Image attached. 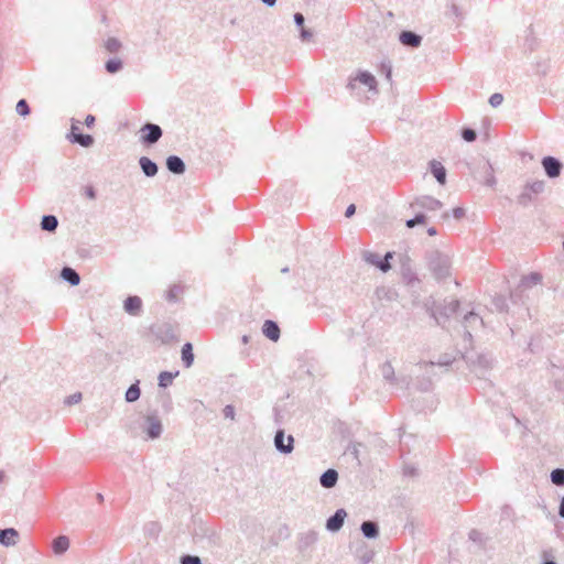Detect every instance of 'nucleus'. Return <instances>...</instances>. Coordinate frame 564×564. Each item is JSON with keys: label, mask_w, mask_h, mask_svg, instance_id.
<instances>
[{"label": "nucleus", "mask_w": 564, "mask_h": 564, "mask_svg": "<svg viewBox=\"0 0 564 564\" xmlns=\"http://www.w3.org/2000/svg\"><path fill=\"white\" fill-rule=\"evenodd\" d=\"M293 19H294V23L299 26V28H304V22H305V19H304V15L300 12H296L294 15H293Z\"/></svg>", "instance_id": "nucleus-51"}, {"label": "nucleus", "mask_w": 564, "mask_h": 564, "mask_svg": "<svg viewBox=\"0 0 564 564\" xmlns=\"http://www.w3.org/2000/svg\"><path fill=\"white\" fill-rule=\"evenodd\" d=\"M558 516L564 519V497L560 501Z\"/></svg>", "instance_id": "nucleus-60"}, {"label": "nucleus", "mask_w": 564, "mask_h": 564, "mask_svg": "<svg viewBox=\"0 0 564 564\" xmlns=\"http://www.w3.org/2000/svg\"><path fill=\"white\" fill-rule=\"evenodd\" d=\"M105 47L109 53H117L121 47V43L116 37H109L105 43Z\"/></svg>", "instance_id": "nucleus-41"}, {"label": "nucleus", "mask_w": 564, "mask_h": 564, "mask_svg": "<svg viewBox=\"0 0 564 564\" xmlns=\"http://www.w3.org/2000/svg\"><path fill=\"white\" fill-rule=\"evenodd\" d=\"M141 142L145 145H152L156 143L163 134L162 128L159 124L151 122H147L141 128Z\"/></svg>", "instance_id": "nucleus-6"}, {"label": "nucleus", "mask_w": 564, "mask_h": 564, "mask_svg": "<svg viewBox=\"0 0 564 564\" xmlns=\"http://www.w3.org/2000/svg\"><path fill=\"white\" fill-rule=\"evenodd\" d=\"M139 165L147 177H154L159 172L158 164L148 156H141Z\"/></svg>", "instance_id": "nucleus-21"}, {"label": "nucleus", "mask_w": 564, "mask_h": 564, "mask_svg": "<svg viewBox=\"0 0 564 564\" xmlns=\"http://www.w3.org/2000/svg\"><path fill=\"white\" fill-rule=\"evenodd\" d=\"M452 215L456 219H460L465 216V209L463 207H455L452 210Z\"/></svg>", "instance_id": "nucleus-53"}, {"label": "nucleus", "mask_w": 564, "mask_h": 564, "mask_svg": "<svg viewBox=\"0 0 564 564\" xmlns=\"http://www.w3.org/2000/svg\"><path fill=\"white\" fill-rule=\"evenodd\" d=\"M178 372H175V373H172L170 371H162L160 375H159V387L161 388H167L169 386L172 384L173 382V379L175 378V376H177Z\"/></svg>", "instance_id": "nucleus-34"}, {"label": "nucleus", "mask_w": 564, "mask_h": 564, "mask_svg": "<svg viewBox=\"0 0 564 564\" xmlns=\"http://www.w3.org/2000/svg\"><path fill=\"white\" fill-rule=\"evenodd\" d=\"M429 270L436 280H445L451 275L452 261L448 254L437 250H429L425 253Z\"/></svg>", "instance_id": "nucleus-1"}, {"label": "nucleus", "mask_w": 564, "mask_h": 564, "mask_svg": "<svg viewBox=\"0 0 564 564\" xmlns=\"http://www.w3.org/2000/svg\"><path fill=\"white\" fill-rule=\"evenodd\" d=\"M545 183L544 181H533L527 183L523 187L522 193L518 196V204L527 207L532 202H534V196L541 194L544 191Z\"/></svg>", "instance_id": "nucleus-2"}, {"label": "nucleus", "mask_w": 564, "mask_h": 564, "mask_svg": "<svg viewBox=\"0 0 564 564\" xmlns=\"http://www.w3.org/2000/svg\"><path fill=\"white\" fill-rule=\"evenodd\" d=\"M551 481L555 486H564V469L555 468L551 471Z\"/></svg>", "instance_id": "nucleus-37"}, {"label": "nucleus", "mask_w": 564, "mask_h": 564, "mask_svg": "<svg viewBox=\"0 0 564 564\" xmlns=\"http://www.w3.org/2000/svg\"><path fill=\"white\" fill-rule=\"evenodd\" d=\"M346 517L347 512L345 509H337L335 513L326 520V530L329 532L339 531L344 525Z\"/></svg>", "instance_id": "nucleus-12"}, {"label": "nucleus", "mask_w": 564, "mask_h": 564, "mask_svg": "<svg viewBox=\"0 0 564 564\" xmlns=\"http://www.w3.org/2000/svg\"><path fill=\"white\" fill-rule=\"evenodd\" d=\"M543 564H556L553 560H545Z\"/></svg>", "instance_id": "nucleus-64"}, {"label": "nucleus", "mask_w": 564, "mask_h": 564, "mask_svg": "<svg viewBox=\"0 0 564 564\" xmlns=\"http://www.w3.org/2000/svg\"><path fill=\"white\" fill-rule=\"evenodd\" d=\"M425 221V214L422 212H417L413 218L406 220L405 226L408 228H414L416 225L424 224Z\"/></svg>", "instance_id": "nucleus-39"}, {"label": "nucleus", "mask_w": 564, "mask_h": 564, "mask_svg": "<svg viewBox=\"0 0 564 564\" xmlns=\"http://www.w3.org/2000/svg\"><path fill=\"white\" fill-rule=\"evenodd\" d=\"M86 194L91 199L96 198V192H95V189L93 187H88L87 191H86Z\"/></svg>", "instance_id": "nucleus-61"}, {"label": "nucleus", "mask_w": 564, "mask_h": 564, "mask_svg": "<svg viewBox=\"0 0 564 564\" xmlns=\"http://www.w3.org/2000/svg\"><path fill=\"white\" fill-rule=\"evenodd\" d=\"M372 557H373V553L372 552H368V553L364 554L362 557H361L362 564L369 563L372 560Z\"/></svg>", "instance_id": "nucleus-57"}, {"label": "nucleus", "mask_w": 564, "mask_h": 564, "mask_svg": "<svg viewBox=\"0 0 564 564\" xmlns=\"http://www.w3.org/2000/svg\"><path fill=\"white\" fill-rule=\"evenodd\" d=\"M427 234H429V236H436L437 235V230H436L435 227H430L427 229Z\"/></svg>", "instance_id": "nucleus-62"}, {"label": "nucleus", "mask_w": 564, "mask_h": 564, "mask_svg": "<svg viewBox=\"0 0 564 564\" xmlns=\"http://www.w3.org/2000/svg\"><path fill=\"white\" fill-rule=\"evenodd\" d=\"M139 383L140 381L137 380L134 383H132L128 390L126 391V401L128 403H132V402H135L140 395H141V390H140V387H139Z\"/></svg>", "instance_id": "nucleus-32"}, {"label": "nucleus", "mask_w": 564, "mask_h": 564, "mask_svg": "<svg viewBox=\"0 0 564 564\" xmlns=\"http://www.w3.org/2000/svg\"><path fill=\"white\" fill-rule=\"evenodd\" d=\"M381 72L386 75V78L388 80L391 79V74H392V68H391V65L388 63H382L381 64Z\"/></svg>", "instance_id": "nucleus-50"}, {"label": "nucleus", "mask_w": 564, "mask_h": 564, "mask_svg": "<svg viewBox=\"0 0 564 564\" xmlns=\"http://www.w3.org/2000/svg\"><path fill=\"white\" fill-rule=\"evenodd\" d=\"M144 432L151 440L159 438L162 434L163 426L156 414H150L145 417Z\"/></svg>", "instance_id": "nucleus-10"}, {"label": "nucleus", "mask_w": 564, "mask_h": 564, "mask_svg": "<svg viewBox=\"0 0 564 564\" xmlns=\"http://www.w3.org/2000/svg\"><path fill=\"white\" fill-rule=\"evenodd\" d=\"M95 121H96V118L95 116L93 115H88L86 118H85V124L90 128L95 124Z\"/></svg>", "instance_id": "nucleus-56"}, {"label": "nucleus", "mask_w": 564, "mask_h": 564, "mask_svg": "<svg viewBox=\"0 0 564 564\" xmlns=\"http://www.w3.org/2000/svg\"><path fill=\"white\" fill-rule=\"evenodd\" d=\"M166 169L176 175H181L186 171L184 161L177 155H170L166 159Z\"/></svg>", "instance_id": "nucleus-18"}, {"label": "nucleus", "mask_w": 564, "mask_h": 564, "mask_svg": "<svg viewBox=\"0 0 564 564\" xmlns=\"http://www.w3.org/2000/svg\"><path fill=\"white\" fill-rule=\"evenodd\" d=\"M181 564H202V561L196 555H183L181 557Z\"/></svg>", "instance_id": "nucleus-46"}, {"label": "nucleus", "mask_w": 564, "mask_h": 564, "mask_svg": "<svg viewBox=\"0 0 564 564\" xmlns=\"http://www.w3.org/2000/svg\"><path fill=\"white\" fill-rule=\"evenodd\" d=\"M241 340H242L243 344H248L249 343V336L248 335H243Z\"/></svg>", "instance_id": "nucleus-63"}, {"label": "nucleus", "mask_w": 564, "mask_h": 564, "mask_svg": "<svg viewBox=\"0 0 564 564\" xmlns=\"http://www.w3.org/2000/svg\"><path fill=\"white\" fill-rule=\"evenodd\" d=\"M318 540V532L315 530H308L301 533L299 538V549L304 551L314 545Z\"/></svg>", "instance_id": "nucleus-19"}, {"label": "nucleus", "mask_w": 564, "mask_h": 564, "mask_svg": "<svg viewBox=\"0 0 564 564\" xmlns=\"http://www.w3.org/2000/svg\"><path fill=\"white\" fill-rule=\"evenodd\" d=\"M262 333L265 337L273 341H276L280 338V327L274 321L271 319H267L263 323Z\"/></svg>", "instance_id": "nucleus-23"}, {"label": "nucleus", "mask_w": 564, "mask_h": 564, "mask_svg": "<svg viewBox=\"0 0 564 564\" xmlns=\"http://www.w3.org/2000/svg\"><path fill=\"white\" fill-rule=\"evenodd\" d=\"M126 313L131 316H139L142 313V300L138 295H129L123 302Z\"/></svg>", "instance_id": "nucleus-15"}, {"label": "nucleus", "mask_w": 564, "mask_h": 564, "mask_svg": "<svg viewBox=\"0 0 564 564\" xmlns=\"http://www.w3.org/2000/svg\"><path fill=\"white\" fill-rule=\"evenodd\" d=\"M161 530V525L156 521H150L144 525V534L153 539L159 536Z\"/></svg>", "instance_id": "nucleus-33"}, {"label": "nucleus", "mask_w": 564, "mask_h": 564, "mask_svg": "<svg viewBox=\"0 0 564 564\" xmlns=\"http://www.w3.org/2000/svg\"><path fill=\"white\" fill-rule=\"evenodd\" d=\"M381 375L386 381H388L391 384L398 383V378L394 373V368L392 367L391 362L386 361L381 365Z\"/></svg>", "instance_id": "nucleus-30"}, {"label": "nucleus", "mask_w": 564, "mask_h": 564, "mask_svg": "<svg viewBox=\"0 0 564 564\" xmlns=\"http://www.w3.org/2000/svg\"><path fill=\"white\" fill-rule=\"evenodd\" d=\"M74 130H79L78 126H76L75 122H73L70 132L67 135L69 142L77 143L83 148H90L94 144L95 140L93 135L84 133H74Z\"/></svg>", "instance_id": "nucleus-13"}, {"label": "nucleus", "mask_w": 564, "mask_h": 564, "mask_svg": "<svg viewBox=\"0 0 564 564\" xmlns=\"http://www.w3.org/2000/svg\"><path fill=\"white\" fill-rule=\"evenodd\" d=\"M82 400V393L80 392H76V393H73L70 395H68L66 399H65V404L67 405H73V404H76L78 402H80Z\"/></svg>", "instance_id": "nucleus-48"}, {"label": "nucleus", "mask_w": 564, "mask_h": 564, "mask_svg": "<svg viewBox=\"0 0 564 564\" xmlns=\"http://www.w3.org/2000/svg\"><path fill=\"white\" fill-rule=\"evenodd\" d=\"M400 269L402 279L408 285H412L419 281V278L412 267V260L408 254H403L400 258Z\"/></svg>", "instance_id": "nucleus-9"}, {"label": "nucleus", "mask_w": 564, "mask_h": 564, "mask_svg": "<svg viewBox=\"0 0 564 564\" xmlns=\"http://www.w3.org/2000/svg\"><path fill=\"white\" fill-rule=\"evenodd\" d=\"M338 481V473L336 469L329 468L325 470L319 477V484L323 488L330 489L336 486Z\"/></svg>", "instance_id": "nucleus-22"}, {"label": "nucleus", "mask_w": 564, "mask_h": 564, "mask_svg": "<svg viewBox=\"0 0 564 564\" xmlns=\"http://www.w3.org/2000/svg\"><path fill=\"white\" fill-rule=\"evenodd\" d=\"M460 135L466 142H474L477 139L476 131L469 127H464L460 131Z\"/></svg>", "instance_id": "nucleus-42"}, {"label": "nucleus", "mask_w": 564, "mask_h": 564, "mask_svg": "<svg viewBox=\"0 0 564 564\" xmlns=\"http://www.w3.org/2000/svg\"><path fill=\"white\" fill-rule=\"evenodd\" d=\"M443 206L442 202L427 195H423L416 197L411 204L410 208L415 209H425L430 212L438 210Z\"/></svg>", "instance_id": "nucleus-7"}, {"label": "nucleus", "mask_w": 564, "mask_h": 564, "mask_svg": "<svg viewBox=\"0 0 564 564\" xmlns=\"http://www.w3.org/2000/svg\"><path fill=\"white\" fill-rule=\"evenodd\" d=\"M485 185L489 187H494L497 183L496 177L494 175V169L491 164L487 161L485 164Z\"/></svg>", "instance_id": "nucleus-36"}, {"label": "nucleus", "mask_w": 564, "mask_h": 564, "mask_svg": "<svg viewBox=\"0 0 564 564\" xmlns=\"http://www.w3.org/2000/svg\"><path fill=\"white\" fill-rule=\"evenodd\" d=\"M542 275L538 272H531L528 275L522 276L518 289L527 290L533 285L541 283Z\"/></svg>", "instance_id": "nucleus-27"}, {"label": "nucleus", "mask_w": 564, "mask_h": 564, "mask_svg": "<svg viewBox=\"0 0 564 564\" xmlns=\"http://www.w3.org/2000/svg\"><path fill=\"white\" fill-rule=\"evenodd\" d=\"M300 36H301L302 41H310L313 36V33H312V31H310L305 28H302L301 32H300Z\"/></svg>", "instance_id": "nucleus-52"}, {"label": "nucleus", "mask_w": 564, "mask_h": 564, "mask_svg": "<svg viewBox=\"0 0 564 564\" xmlns=\"http://www.w3.org/2000/svg\"><path fill=\"white\" fill-rule=\"evenodd\" d=\"M356 80L361 83L362 85L367 86L369 90L377 91V80L376 77L369 73V72H360L358 76L356 77Z\"/></svg>", "instance_id": "nucleus-28"}, {"label": "nucleus", "mask_w": 564, "mask_h": 564, "mask_svg": "<svg viewBox=\"0 0 564 564\" xmlns=\"http://www.w3.org/2000/svg\"><path fill=\"white\" fill-rule=\"evenodd\" d=\"M223 414L226 419H230V420H235V415H236V412H235V408L234 405L231 404H227L224 409H223Z\"/></svg>", "instance_id": "nucleus-49"}, {"label": "nucleus", "mask_w": 564, "mask_h": 564, "mask_svg": "<svg viewBox=\"0 0 564 564\" xmlns=\"http://www.w3.org/2000/svg\"><path fill=\"white\" fill-rule=\"evenodd\" d=\"M69 545L70 541L67 535H58L52 541L53 553L57 556H61L67 552Z\"/></svg>", "instance_id": "nucleus-20"}, {"label": "nucleus", "mask_w": 564, "mask_h": 564, "mask_svg": "<svg viewBox=\"0 0 564 564\" xmlns=\"http://www.w3.org/2000/svg\"><path fill=\"white\" fill-rule=\"evenodd\" d=\"M360 530L367 539H376L379 536V525L376 521H364L360 525Z\"/></svg>", "instance_id": "nucleus-24"}, {"label": "nucleus", "mask_w": 564, "mask_h": 564, "mask_svg": "<svg viewBox=\"0 0 564 564\" xmlns=\"http://www.w3.org/2000/svg\"><path fill=\"white\" fill-rule=\"evenodd\" d=\"M274 446L282 454H291L294 448V437L285 436L284 430H278L274 435Z\"/></svg>", "instance_id": "nucleus-8"}, {"label": "nucleus", "mask_w": 564, "mask_h": 564, "mask_svg": "<svg viewBox=\"0 0 564 564\" xmlns=\"http://www.w3.org/2000/svg\"><path fill=\"white\" fill-rule=\"evenodd\" d=\"M422 36L412 31H402L399 34V41L403 46L417 48L422 43Z\"/></svg>", "instance_id": "nucleus-16"}, {"label": "nucleus", "mask_w": 564, "mask_h": 564, "mask_svg": "<svg viewBox=\"0 0 564 564\" xmlns=\"http://www.w3.org/2000/svg\"><path fill=\"white\" fill-rule=\"evenodd\" d=\"M458 300L444 301L443 304L437 305L435 308L431 310V317H433L437 325H441V318H449L454 314L457 313L459 308Z\"/></svg>", "instance_id": "nucleus-3"}, {"label": "nucleus", "mask_w": 564, "mask_h": 564, "mask_svg": "<svg viewBox=\"0 0 564 564\" xmlns=\"http://www.w3.org/2000/svg\"><path fill=\"white\" fill-rule=\"evenodd\" d=\"M469 539L474 542L481 541V533L478 530L473 529L469 532Z\"/></svg>", "instance_id": "nucleus-54"}, {"label": "nucleus", "mask_w": 564, "mask_h": 564, "mask_svg": "<svg viewBox=\"0 0 564 564\" xmlns=\"http://www.w3.org/2000/svg\"><path fill=\"white\" fill-rule=\"evenodd\" d=\"M58 226V219L54 215H44L41 220V228L44 231L53 232Z\"/></svg>", "instance_id": "nucleus-31"}, {"label": "nucleus", "mask_w": 564, "mask_h": 564, "mask_svg": "<svg viewBox=\"0 0 564 564\" xmlns=\"http://www.w3.org/2000/svg\"><path fill=\"white\" fill-rule=\"evenodd\" d=\"M463 358L471 368L489 369L492 365V357L487 352L466 351Z\"/></svg>", "instance_id": "nucleus-4"}, {"label": "nucleus", "mask_w": 564, "mask_h": 564, "mask_svg": "<svg viewBox=\"0 0 564 564\" xmlns=\"http://www.w3.org/2000/svg\"><path fill=\"white\" fill-rule=\"evenodd\" d=\"M503 101V96L499 93H495L489 98V104L491 107L496 108L500 106Z\"/></svg>", "instance_id": "nucleus-47"}, {"label": "nucleus", "mask_w": 564, "mask_h": 564, "mask_svg": "<svg viewBox=\"0 0 564 564\" xmlns=\"http://www.w3.org/2000/svg\"><path fill=\"white\" fill-rule=\"evenodd\" d=\"M446 15H454L457 22H460L465 17L463 10L455 2H452L448 6Z\"/></svg>", "instance_id": "nucleus-38"}, {"label": "nucleus", "mask_w": 564, "mask_h": 564, "mask_svg": "<svg viewBox=\"0 0 564 564\" xmlns=\"http://www.w3.org/2000/svg\"><path fill=\"white\" fill-rule=\"evenodd\" d=\"M183 291L182 286L180 285H172L167 293H166V299L171 302H174L177 300V296L178 294Z\"/></svg>", "instance_id": "nucleus-45"}, {"label": "nucleus", "mask_w": 564, "mask_h": 564, "mask_svg": "<svg viewBox=\"0 0 564 564\" xmlns=\"http://www.w3.org/2000/svg\"><path fill=\"white\" fill-rule=\"evenodd\" d=\"M541 163H542L545 174L550 178H555L561 175L563 164L558 159L549 155V156H544L542 159Z\"/></svg>", "instance_id": "nucleus-11"}, {"label": "nucleus", "mask_w": 564, "mask_h": 564, "mask_svg": "<svg viewBox=\"0 0 564 564\" xmlns=\"http://www.w3.org/2000/svg\"><path fill=\"white\" fill-rule=\"evenodd\" d=\"M123 67L122 61L119 58H110L106 62L105 68L109 74H116Z\"/></svg>", "instance_id": "nucleus-35"}, {"label": "nucleus", "mask_w": 564, "mask_h": 564, "mask_svg": "<svg viewBox=\"0 0 564 564\" xmlns=\"http://www.w3.org/2000/svg\"><path fill=\"white\" fill-rule=\"evenodd\" d=\"M404 475L406 476H414L416 475V469L414 467H405L404 468Z\"/></svg>", "instance_id": "nucleus-59"}, {"label": "nucleus", "mask_w": 564, "mask_h": 564, "mask_svg": "<svg viewBox=\"0 0 564 564\" xmlns=\"http://www.w3.org/2000/svg\"><path fill=\"white\" fill-rule=\"evenodd\" d=\"M181 354L184 367L189 368L194 362L193 345L191 343H185L182 347Z\"/></svg>", "instance_id": "nucleus-29"}, {"label": "nucleus", "mask_w": 564, "mask_h": 564, "mask_svg": "<svg viewBox=\"0 0 564 564\" xmlns=\"http://www.w3.org/2000/svg\"><path fill=\"white\" fill-rule=\"evenodd\" d=\"M61 278L69 283L72 286H76L80 283V275L79 273L70 268V267H64L62 270H61Z\"/></svg>", "instance_id": "nucleus-25"}, {"label": "nucleus", "mask_w": 564, "mask_h": 564, "mask_svg": "<svg viewBox=\"0 0 564 564\" xmlns=\"http://www.w3.org/2000/svg\"><path fill=\"white\" fill-rule=\"evenodd\" d=\"M430 170L433 176L440 184H445L446 182V170L443 164L438 161L432 160L430 162Z\"/></svg>", "instance_id": "nucleus-26"}, {"label": "nucleus", "mask_w": 564, "mask_h": 564, "mask_svg": "<svg viewBox=\"0 0 564 564\" xmlns=\"http://www.w3.org/2000/svg\"><path fill=\"white\" fill-rule=\"evenodd\" d=\"M475 323L482 324V318L479 317V315L476 314L473 311L468 312L467 314H465V316H464V324H465L466 327H470Z\"/></svg>", "instance_id": "nucleus-40"}, {"label": "nucleus", "mask_w": 564, "mask_h": 564, "mask_svg": "<svg viewBox=\"0 0 564 564\" xmlns=\"http://www.w3.org/2000/svg\"><path fill=\"white\" fill-rule=\"evenodd\" d=\"M454 361V358H452L451 356L448 355H443V356H440V358L437 359V361H430V362H425L424 365H430V366H434V365H438V366H449L452 365Z\"/></svg>", "instance_id": "nucleus-44"}, {"label": "nucleus", "mask_w": 564, "mask_h": 564, "mask_svg": "<svg viewBox=\"0 0 564 564\" xmlns=\"http://www.w3.org/2000/svg\"><path fill=\"white\" fill-rule=\"evenodd\" d=\"M150 330L162 343H169L175 337L174 330L169 324L153 325Z\"/></svg>", "instance_id": "nucleus-14"}, {"label": "nucleus", "mask_w": 564, "mask_h": 564, "mask_svg": "<svg viewBox=\"0 0 564 564\" xmlns=\"http://www.w3.org/2000/svg\"><path fill=\"white\" fill-rule=\"evenodd\" d=\"M15 110L22 117L28 116L31 111L30 106L25 99H20L17 102Z\"/></svg>", "instance_id": "nucleus-43"}, {"label": "nucleus", "mask_w": 564, "mask_h": 564, "mask_svg": "<svg viewBox=\"0 0 564 564\" xmlns=\"http://www.w3.org/2000/svg\"><path fill=\"white\" fill-rule=\"evenodd\" d=\"M394 252L388 251L383 258L378 253L371 251H364L362 259L378 268L381 272H388L391 269L390 260L393 258Z\"/></svg>", "instance_id": "nucleus-5"}, {"label": "nucleus", "mask_w": 564, "mask_h": 564, "mask_svg": "<svg viewBox=\"0 0 564 564\" xmlns=\"http://www.w3.org/2000/svg\"><path fill=\"white\" fill-rule=\"evenodd\" d=\"M495 305H496L497 308L502 311L505 305H506L505 300L501 299V297L495 299Z\"/></svg>", "instance_id": "nucleus-58"}, {"label": "nucleus", "mask_w": 564, "mask_h": 564, "mask_svg": "<svg viewBox=\"0 0 564 564\" xmlns=\"http://www.w3.org/2000/svg\"><path fill=\"white\" fill-rule=\"evenodd\" d=\"M19 532L14 528H7L0 530V544L3 546H14L19 542Z\"/></svg>", "instance_id": "nucleus-17"}, {"label": "nucleus", "mask_w": 564, "mask_h": 564, "mask_svg": "<svg viewBox=\"0 0 564 564\" xmlns=\"http://www.w3.org/2000/svg\"><path fill=\"white\" fill-rule=\"evenodd\" d=\"M356 213V206L354 204H350L345 212V216L347 218L351 217Z\"/></svg>", "instance_id": "nucleus-55"}]
</instances>
